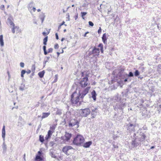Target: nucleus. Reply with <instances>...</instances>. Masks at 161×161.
Here are the masks:
<instances>
[{
	"mask_svg": "<svg viewBox=\"0 0 161 161\" xmlns=\"http://www.w3.org/2000/svg\"><path fill=\"white\" fill-rule=\"evenodd\" d=\"M56 114L60 115L62 114V112L60 110H58L56 112Z\"/></svg>",
	"mask_w": 161,
	"mask_h": 161,
	"instance_id": "40",
	"label": "nucleus"
},
{
	"mask_svg": "<svg viewBox=\"0 0 161 161\" xmlns=\"http://www.w3.org/2000/svg\"><path fill=\"white\" fill-rule=\"evenodd\" d=\"M65 22L63 21L60 25H64L65 26H67V25L66 24H64Z\"/></svg>",
	"mask_w": 161,
	"mask_h": 161,
	"instance_id": "60",
	"label": "nucleus"
},
{
	"mask_svg": "<svg viewBox=\"0 0 161 161\" xmlns=\"http://www.w3.org/2000/svg\"><path fill=\"white\" fill-rule=\"evenodd\" d=\"M48 53H49L48 52V51H47V50H44V53L45 55H47Z\"/></svg>",
	"mask_w": 161,
	"mask_h": 161,
	"instance_id": "56",
	"label": "nucleus"
},
{
	"mask_svg": "<svg viewBox=\"0 0 161 161\" xmlns=\"http://www.w3.org/2000/svg\"><path fill=\"white\" fill-rule=\"evenodd\" d=\"M26 71L25 70L23 69L21 71V76L22 77H24V75L26 73Z\"/></svg>",
	"mask_w": 161,
	"mask_h": 161,
	"instance_id": "35",
	"label": "nucleus"
},
{
	"mask_svg": "<svg viewBox=\"0 0 161 161\" xmlns=\"http://www.w3.org/2000/svg\"><path fill=\"white\" fill-rule=\"evenodd\" d=\"M84 141L85 139L81 135L78 134L74 138L73 143L77 146H80Z\"/></svg>",
	"mask_w": 161,
	"mask_h": 161,
	"instance_id": "4",
	"label": "nucleus"
},
{
	"mask_svg": "<svg viewBox=\"0 0 161 161\" xmlns=\"http://www.w3.org/2000/svg\"><path fill=\"white\" fill-rule=\"evenodd\" d=\"M48 40V36H45L43 39V44L44 45H46L47 44V42Z\"/></svg>",
	"mask_w": 161,
	"mask_h": 161,
	"instance_id": "30",
	"label": "nucleus"
},
{
	"mask_svg": "<svg viewBox=\"0 0 161 161\" xmlns=\"http://www.w3.org/2000/svg\"><path fill=\"white\" fill-rule=\"evenodd\" d=\"M31 72V70H28L27 71H26V73H27V74H29Z\"/></svg>",
	"mask_w": 161,
	"mask_h": 161,
	"instance_id": "64",
	"label": "nucleus"
},
{
	"mask_svg": "<svg viewBox=\"0 0 161 161\" xmlns=\"http://www.w3.org/2000/svg\"><path fill=\"white\" fill-rule=\"evenodd\" d=\"M46 47L45 45H44L43 47V51H44L45 50H46Z\"/></svg>",
	"mask_w": 161,
	"mask_h": 161,
	"instance_id": "61",
	"label": "nucleus"
},
{
	"mask_svg": "<svg viewBox=\"0 0 161 161\" xmlns=\"http://www.w3.org/2000/svg\"><path fill=\"white\" fill-rule=\"evenodd\" d=\"M88 75H86V76L80 82V84L82 87H85L87 86L88 80Z\"/></svg>",
	"mask_w": 161,
	"mask_h": 161,
	"instance_id": "8",
	"label": "nucleus"
},
{
	"mask_svg": "<svg viewBox=\"0 0 161 161\" xmlns=\"http://www.w3.org/2000/svg\"><path fill=\"white\" fill-rule=\"evenodd\" d=\"M50 155L53 158H56V156L54 154V152L53 151H51L50 153Z\"/></svg>",
	"mask_w": 161,
	"mask_h": 161,
	"instance_id": "36",
	"label": "nucleus"
},
{
	"mask_svg": "<svg viewBox=\"0 0 161 161\" xmlns=\"http://www.w3.org/2000/svg\"><path fill=\"white\" fill-rule=\"evenodd\" d=\"M25 124V122L24 119L21 116H19V120L18 121V126L20 127H22Z\"/></svg>",
	"mask_w": 161,
	"mask_h": 161,
	"instance_id": "15",
	"label": "nucleus"
},
{
	"mask_svg": "<svg viewBox=\"0 0 161 161\" xmlns=\"http://www.w3.org/2000/svg\"><path fill=\"white\" fill-rule=\"evenodd\" d=\"M75 19L76 20L78 19V14L77 13L75 15Z\"/></svg>",
	"mask_w": 161,
	"mask_h": 161,
	"instance_id": "55",
	"label": "nucleus"
},
{
	"mask_svg": "<svg viewBox=\"0 0 161 161\" xmlns=\"http://www.w3.org/2000/svg\"><path fill=\"white\" fill-rule=\"evenodd\" d=\"M49 32H48L47 33L46 32H42V35L44 36H46L47 35L49 34Z\"/></svg>",
	"mask_w": 161,
	"mask_h": 161,
	"instance_id": "53",
	"label": "nucleus"
},
{
	"mask_svg": "<svg viewBox=\"0 0 161 161\" xmlns=\"http://www.w3.org/2000/svg\"><path fill=\"white\" fill-rule=\"evenodd\" d=\"M140 74V72L138 70H136L134 73V75L135 77H138Z\"/></svg>",
	"mask_w": 161,
	"mask_h": 161,
	"instance_id": "31",
	"label": "nucleus"
},
{
	"mask_svg": "<svg viewBox=\"0 0 161 161\" xmlns=\"http://www.w3.org/2000/svg\"><path fill=\"white\" fill-rule=\"evenodd\" d=\"M0 8L2 10H4L5 9V6L4 5H2L0 7Z\"/></svg>",
	"mask_w": 161,
	"mask_h": 161,
	"instance_id": "43",
	"label": "nucleus"
},
{
	"mask_svg": "<svg viewBox=\"0 0 161 161\" xmlns=\"http://www.w3.org/2000/svg\"><path fill=\"white\" fill-rule=\"evenodd\" d=\"M39 141L42 143H43L44 142V136H43L42 135H40L39 136Z\"/></svg>",
	"mask_w": 161,
	"mask_h": 161,
	"instance_id": "32",
	"label": "nucleus"
},
{
	"mask_svg": "<svg viewBox=\"0 0 161 161\" xmlns=\"http://www.w3.org/2000/svg\"><path fill=\"white\" fill-rule=\"evenodd\" d=\"M2 148L3 149V153H5L7 151V145L5 143V141H4V142L3 144Z\"/></svg>",
	"mask_w": 161,
	"mask_h": 161,
	"instance_id": "23",
	"label": "nucleus"
},
{
	"mask_svg": "<svg viewBox=\"0 0 161 161\" xmlns=\"http://www.w3.org/2000/svg\"><path fill=\"white\" fill-rule=\"evenodd\" d=\"M93 54L94 55L98 56L99 54L98 53L99 52V49L98 48H97L94 47L92 50Z\"/></svg>",
	"mask_w": 161,
	"mask_h": 161,
	"instance_id": "19",
	"label": "nucleus"
},
{
	"mask_svg": "<svg viewBox=\"0 0 161 161\" xmlns=\"http://www.w3.org/2000/svg\"><path fill=\"white\" fill-rule=\"evenodd\" d=\"M13 17L10 15L9 17L7 19V24L8 25H10L11 26H14V24L13 21Z\"/></svg>",
	"mask_w": 161,
	"mask_h": 161,
	"instance_id": "11",
	"label": "nucleus"
},
{
	"mask_svg": "<svg viewBox=\"0 0 161 161\" xmlns=\"http://www.w3.org/2000/svg\"><path fill=\"white\" fill-rule=\"evenodd\" d=\"M59 47L58 45V44H56L54 46L55 49H58Z\"/></svg>",
	"mask_w": 161,
	"mask_h": 161,
	"instance_id": "49",
	"label": "nucleus"
},
{
	"mask_svg": "<svg viewBox=\"0 0 161 161\" xmlns=\"http://www.w3.org/2000/svg\"><path fill=\"white\" fill-rule=\"evenodd\" d=\"M98 47H100V48H102L103 47V45L101 43H100L99 44V45H98Z\"/></svg>",
	"mask_w": 161,
	"mask_h": 161,
	"instance_id": "48",
	"label": "nucleus"
},
{
	"mask_svg": "<svg viewBox=\"0 0 161 161\" xmlns=\"http://www.w3.org/2000/svg\"><path fill=\"white\" fill-rule=\"evenodd\" d=\"M111 8L108 9V14H110V12H111Z\"/></svg>",
	"mask_w": 161,
	"mask_h": 161,
	"instance_id": "63",
	"label": "nucleus"
},
{
	"mask_svg": "<svg viewBox=\"0 0 161 161\" xmlns=\"http://www.w3.org/2000/svg\"><path fill=\"white\" fill-rule=\"evenodd\" d=\"M79 121L76 119H70L69 123V127H72L76 125V128H78L79 126Z\"/></svg>",
	"mask_w": 161,
	"mask_h": 161,
	"instance_id": "6",
	"label": "nucleus"
},
{
	"mask_svg": "<svg viewBox=\"0 0 161 161\" xmlns=\"http://www.w3.org/2000/svg\"><path fill=\"white\" fill-rule=\"evenodd\" d=\"M45 71L44 70H43L40 71L39 73H38V75L40 77V78H42L43 77L44 74H45Z\"/></svg>",
	"mask_w": 161,
	"mask_h": 161,
	"instance_id": "26",
	"label": "nucleus"
},
{
	"mask_svg": "<svg viewBox=\"0 0 161 161\" xmlns=\"http://www.w3.org/2000/svg\"><path fill=\"white\" fill-rule=\"evenodd\" d=\"M50 145H51V147H53L55 143L53 142H51L50 143Z\"/></svg>",
	"mask_w": 161,
	"mask_h": 161,
	"instance_id": "45",
	"label": "nucleus"
},
{
	"mask_svg": "<svg viewBox=\"0 0 161 161\" xmlns=\"http://www.w3.org/2000/svg\"><path fill=\"white\" fill-rule=\"evenodd\" d=\"M51 137V136H49V135H48L47 134L46 135V137H45V140L47 141L48 139L50 138Z\"/></svg>",
	"mask_w": 161,
	"mask_h": 161,
	"instance_id": "39",
	"label": "nucleus"
},
{
	"mask_svg": "<svg viewBox=\"0 0 161 161\" xmlns=\"http://www.w3.org/2000/svg\"><path fill=\"white\" fill-rule=\"evenodd\" d=\"M112 100L115 101L117 102L122 101L120 96L118 94H117L115 96H114L112 98Z\"/></svg>",
	"mask_w": 161,
	"mask_h": 161,
	"instance_id": "17",
	"label": "nucleus"
},
{
	"mask_svg": "<svg viewBox=\"0 0 161 161\" xmlns=\"http://www.w3.org/2000/svg\"><path fill=\"white\" fill-rule=\"evenodd\" d=\"M91 110L89 108H87L80 109L79 114L82 117H86L91 113Z\"/></svg>",
	"mask_w": 161,
	"mask_h": 161,
	"instance_id": "5",
	"label": "nucleus"
},
{
	"mask_svg": "<svg viewBox=\"0 0 161 161\" xmlns=\"http://www.w3.org/2000/svg\"><path fill=\"white\" fill-rule=\"evenodd\" d=\"M66 16H67V17H66V18L68 19V20L69 21L70 20V19H69V13L67 14H66Z\"/></svg>",
	"mask_w": 161,
	"mask_h": 161,
	"instance_id": "50",
	"label": "nucleus"
},
{
	"mask_svg": "<svg viewBox=\"0 0 161 161\" xmlns=\"http://www.w3.org/2000/svg\"><path fill=\"white\" fill-rule=\"evenodd\" d=\"M90 87H86L82 92L79 94H77L76 91H75L71 95L70 101L72 104H77L79 101L80 98L82 99L88 92Z\"/></svg>",
	"mask_w": 161,
	"mask_h": 161,
	"instance_id": "1",
	"label": "nucleus"
},
{
	"mask_svg": "<svg viewBox=\"0 0 161 161\" xmlns=\"http://www.w3.org/2000/svg\"><path fill=\"white\" fill-rule=\"evenodd\" d=\"M61 139L62 140H63L65 141V137L64 136H61Z\"/></svg>",
	"mask_w": 161,
	"mask_h": 161,
	"instance_id": "58",
	"label": "nucleus"
},
{
	"mask_svg": "<svg viewBox=\"0 0 161 161\" xmlns=\"http://www.w3.org/2000/svg\"><path fill=\"white\" fill-rule=\"evenodd\" d=\"M12 33H15V28H14V27H13V28L12 29Z\"/></svg>",
	"mask_w": 161,
	"mask_h": 161,
	"instance_id": "54",
	"label": "nucleus"
},
{
	"mask_svg": "<svg viewBox=\"0 0 161 161\" xmlns=\"http://www.w3.org/2000/svg\"><path fill=\"white\" fill-rule=\"evenodd\" d=\"M113 118L114 120L116 121H120L123 119V117L122 115L118 116L117 114L115 112Z\"/></svg>",
	"mask_w": 161,
	"mask_h": 161,
	"instance_id": "12",
	"label": "nucleus"
},
{
	"mask_svg": "<svg viewBox=\"0 0 161 161\" xmlns=\"http://www.w3.org/2000/svg\"><path fill=\"white\" fill-rule=\"evenodd\" d=\"M125 75L126 77H133L134 75V73L132 72H130L129 73V74H125Z\"/></svg>",
	"mask_w": 161,
	"mask_h": 161,
	"instance_id": "28",
	"label": "nucleus"
},
{
	"mask_svg": "<svg viewBox=\"0 0 161 161\" xmlns=\"http://www.w3.org/2000/svg\"><path fill=\"white\" fill-rule=\"evenodd\" d=\"M113 137L114 139V140H115L117 137H118V136H116L115 135H114L113 136Z\"/></svg>",
	"mask_w": 161,
	"mask_h": 161,
	"instance_id": "62",
	"label": "nucleus"
},
{
	"mask_svg": "<svg viewBox=\"0 0 161 161\" xmlns=\"http://www.w3.org/2000/svg\"><path fill=\"white\" fill-rule=\"evenodd\" d=\"M5 126L4 125L3 126L2 130V136L3 141H5Z\"/></svg>",
	"mask_w": 161,
	"mask_h": 161,
	"instance_id": "18",
	"label": "nucleus"
},
{
	"mask_svg": "<svg viewBox=\"0 0 161 161\" xmlns=\"http://www.w3.org/2000/svg\"><path fill=\"white\" fill-rule=\"evenodd\" d=\"M97 108H94L92 109V112L91 113V119L94 118L96 115H97Z\"/></svg>",
	"mask_w": 161,
	"mask_h": 161,
	"instance_id": "14",
	"label": "nucleus"
},
{
	"mask_svg": "<svg viewBox=\"0 0 161 161\" xmlns=\"http://www.w3.org/2000/svg\"><path fill=\"white\" fill-rule=\"evenodd\" d=\"M85 1L86 3H84L82 5L83 7H86L87 6V5L88 4V3H87L86 2V0H85Z\"/></svg>",
	"mask_w": 161,
	"mask_h": 161,
	"instance_id": "42",
	"label": "nucleus"
},
{
	"mask_svg": "<svg viewBox=\"0 0 161 161\" xmlns=\"http://www.w3.org/2000/svg\"><path fill=\"white\" fill-rule=\"evenodd\" d=\"M25 88V85L24 84H21V86H19V90L21 91H24Z\"/></svg>",
	"mask_w": 161,
	"mask_h": 161,
	"instance_id": "29",
	"label": "nucleus"
},
{
	"mask_svg": "<svg viewBox=\"0 0 161 161\" xmlns=\"http://www.w3.org/2000/svg\"><path fill=\"white\" fill-rule=\"evenodd\" d=\"M72 134L69 133L67 132H65L64 136L65 137V141L66 142H68L70 140V138L72 137Z\"/></svg>",
	"mask_w": 161,
	"mask_h": 161,
	"instance_id": "16",
	"label": "nucleus"
},
{
	"mask_svg": "<svg viewBox=\"0 0 161 161\" xmlns=\"http://www.w3.org/2000/svg\"><path fill=\"white\" fill-rule=\"evenodd\" d=\"M3 37V35H0V44L2 47H3L4 45Z\"/></svg>",
	"mask_w": 161,
	"mask_h": 161,
	"instance_id": "27",
	"label": "nucleus"
},
{
	"mask_svg": "<svg viewBox=\"0 0 161 161\" xmlns=\"http://www.w3.org/2000/svg\"><path fill=\"white\" fill-rule=\"evenodd\" d=\"M42 154L43 153L42 151H39L37 154L36 155L35 160L36 161H43V157Z\"/></svg>",
	"mask_w": 161,
	"mask_h": 161,
	"instance_id": "9",
	"label": "nucleus"
},
{
	"mask_svg": "<svg viewBox=\"0 0 161 161\" xmlns=\"http://www.w3.org/2000/svg\"><path fill=\"white\" fill-rule=\"evenodd\" d=\"M126 99H123L120 103H117L114 106V109L116 111H122L124 113L123 109L126 107Z\"/></svg>",
	"mask_w": 161,
	"mask_h": 161,
	"instance_id": "3",
	"label": "nucleus"
},
{
	"mask_svg": "<svg viewBox=\"0 0 161 161\" xmlns=\"http://www.w3.org/2000/svg\"><path fill=\"white\" fill-rule=\"evenodd\" d=\"M73 147L69 145H67L64 147L62 149V151L64 153L67 155H69V154L68 153L69 150L72 149Z\"/></svg>",
	"mask_w": 161,
	"mask_h": 161,
	"instance_id": "10",
	"label": "nucleus"
},
{
	"mask_svg": "<svg viewBox=\"0 0 161 161\" xmlns=\"http://www.w3.org/2000/svg\"><path fill=\"white\" fill-rule=\"evenodd\" d=\"M128 79H129V77H126V78L124 80V81L125 82H127L128 81Z\"/></svg>",
	"mask_w": 161,
	"mask_h": 161,
	"instance_id": "52",
	"label": "nucleus"
},
{
	"mask_svg": "<svg viewBox=\"0 0 161 161\" xmlns=\"http://www.w3.org/2000/svg\"><path fill=\"white\" fill-rule=\"evenodd\" d=\"M141 142L138 140V139L136 137L133 138L132 141L131 143V146L133 148H136L139 145L141 144Z\"/></svg>",
	"mask_w": 161,
	"mask_h": 161,
	"instance_id": "7",
	"label": "nucleus"
},
{
	"mask_svg": "<svg viewBox=\"0 0 161 161\" xmlns=\"http://www.w3.org/2000/svg\"><path fill=\"white\" fill-rule=\"evenodd\" d=\"M45 16V13L42 12L39 15V17L42 20V23H43L44 20Z\"/></svg>",
	"mask_w": 161,
	"mask_h": 161,
	"instance_id": "22",
	"label": "nucleus"
},
{
	"mask_svg": "<svg viewBox=\"0 0 161 161\" xmlns=\"http://www.w3.org/2000/svg\"><path fill=\"white\" fill-rule=\"evenodd\" d=\"M91 94L92 97L93 99V100L96 101V96L97 95L96 91L94 90H93L91 92Z\"/></svg>",
	"mask_w": 161,
	"mask_h": 161,
	"instance_id": "20",
	"label": "nucleus"
},
{
	"mask_svg": "<svg viewBox=\"0 0 161 161\" xmlns=\"http://www.w3.org/2000/svg\"><path fill=\"white\" fill-rule=\"evenodd\" d=\"M113 146L114 148H116L118 147V146H117V145H115L114 143L113 144Z\"/></svg>",
	"mask_w": 161,
	"mask_h": 161,
	"instance_id": "57",
	"label": "nucleus"
},
{
	"mask_svg": "<svg viewBox=\"0 0 161 161\" xmlns=\"http://www.w3.org/2000/svg\"><path fill=\"white\" fill-rule=\"evenodd\" d=\"M132 118V117L129 118L127 119V121L129 123L125 124L127 132H131L135 131L136 119L135 118L133 119L135 120V121L134 122L131 120Z\"/></svg>",
	"mask_w": 161,
	"mask_h": 161,
	"instance_id": "2",
	"label": "nucleus"
},
{
	"mask_svg": "<svg viewBox=\"0 0 161 161\" xmlns=\"http://www.w3.org/2000/svg\"><path fill=\"white\" fill-rule=\"evenodd\" d=\"M87 14L86 12H81V16L83 19H85V18L84 16H85Z\"/></svg>",
	"mask_w": 161,
	"mask_h": 161,
	"instance_id": "33",
	"label": "nucleus"
},
{
	"mask_svg": "<svg viewBox=\"0 0 161 161\" xmlns=\"http://www.w3.org/2000/svg\"><path fill=\"white\" fill-rule=\"evenodd\" d=\"M92 141H88L83 144V146L85 148H88L90 147V146L92 144Z\"/></svg>",
	"mask_w": 161,
	"mask_h": 161,
	"instance_id": "24",
	"label": "nucleus"
},
{
	"mask_svg": "<svg viewBox=\"0 0 161 161\" xmlns=\"http://www.w3.org/2000/svg\"><path fill=\"white\" fill-rule=\"evenodd\" d=\"M50 114L49 112H43L42 114V119H43L44 118L47 117Z\"/></svg>",
	"mask_w": 161,
	"mask_h": 161,
	"instance_id": "25",
	"label": "nucleus"
},
{
	"mask_svg": "<svg viewBox=\"0 0 161 161\" xmlns=\"http://www.w3.org/2000/svg\"><path fill=\"white\" fill-rule=\"evenodd\" d=\"M55 37L56 38L57 40H58L59 39L58 35L57 33H55Z\"/></svg>",
	"mask_w": 161,
	"mask_h": 161,
	"instance_id": "51",
	"label": "nucleus"
},
{
	"mask_svg": "<svg viewBox=\"0 0 161 161\" xmlns=\"http://www.w3.org/2000/svg\"><path fill=\"white\" fill-rule=\"evenodd\" d=\"M93 54L92 52H92L90 51L88 55L89 56H91L92 54Z\"/></svg>",
	"mask_w": 161,
	"mask_h": 161,
	"instance_id": "59",
	"label": "nucleus"
},
{
	"mask_svg": "<svg viewBox=\"0 0 161 161\" xmlns=\"http://www.w3.org/2000/svg\"><path fill=\"white\" fill-rule=\"evenodd\" d=\"M24 64L23 62H21L20 63V67L22 68H23L24 66Z\"/></svg>",
	"mask_w": 161,
	"mask_h": 161,
	"instance_id": "47",
	"label": "nucleus"
},
{
	"mask_svg": "<svg viewBox=\"0 0 161 161\" xmlns=\"http://www.w3.org/2000/svg\"><path fill=\"white\" fill-rule=\"evenodd\" d=\"M55 126L54 125H52V126H50V130H52V131H53H53L55 129Z\"/></svg>",
	"mask_w": 161,
	"mask_h": 161,
	"instance_id": "37",
	"label": "nucleus"
},
{
	"mask_svg": "<svg viewBox=\"0 0 161 161\" xmlns=\"http://www.w3.org/2000/svg\"><path fill=\"white\" fill-rule=\"evenodd\" d=\"M53 51V49L52 48H50L48 49V53H52Z\"/></svg>",
	"mask_w": 161,
	"mask_h": 161,
	"instance_id": "44",
	"label": "nucleus"
},
{
	"mask_svg": "<svg viewBox=\"0 0 161 161\" xmlns=\"http://www.w3.org/2000/svg\"><path fill=\"white\" fill-rule=\"evenodd\" d=\"M139 135L141 137L138 138V140L140 141V142H141L144 141L145 138L146 137L145 134L142 132H141L139 133Z\"/></svg>",
	"mask_w": 161,
	"mask_h": 161,
	"instance_id": "13",
	"label": "nucleus"
},
{
	"mask_svg": "<svg viewBox=\"0 0 161 161\" xmlns=\"http://www.w3.org/2000/svg\"><path fill=\"white\" fill-rule=\"evenodd\" d=\"M46 58H47V60L46 61H44L43 62V67L45 66L46 63L48 61V60L50 59V57L49 56H48Z\"/></svg>",
	"mask_w": 161,
	"mask_h": 161,
	"instance_id": "34",
	"label": "nucleus"
},
{
	"mask_svg": "<svg viewBox=\"0 0 161 161\" xmlns=\"http://www.w3.org/2000/svg\"><path fill=\"white\" fill-rule=\"evenodd\" d=\"M102 32V29L100 27H99V29H98L97 32L98 34H100Z\"/></svg>",
	"mask_w": 161,
	"mask_h": 161,
	"instance_id": "46",
	"label": "nucleus"
},
{
	"mask_svg": "<svg viewBox=\"0 0 161 161\" xmlns=\"http://www.w3.org/2000/svg\"><path fill=\"white\" fill-rule=\"evenodd\" d=\"M107 38L106 33L103 34L102 37V40L103 42L105 44H107Z\"/></svg>",
	"mask_w": 161,
	"mask_h": 161,
	"instance_id": "21",
	"label": "nucleus"
},
{
	"mask_svg": "<svg viewBox=\"0 0 161 161\" xmlns=\"http://www.w3.org/2000/svg\"><path fill=\"white\" fill-rule=\"evenodd\" d=\"M53 131L51 130H49L48 131L47 135H49V136H51L52 133H53Z\"/></svg>",
	"mask_w": 161,
	"mask_h": 161,
	"instance_id": "38",
	"label": "nucleus"
},
{
	"mask_svg": "<svg viewBox=\"0 0 161 161\" xmlns=\"http://www.w3.org/2000/svg\"><path fill=\"white\" fill-rule=\"evenodd\" d=\"M88 23L89 25L90 26H93L94 25V24L92 21H89Z\"/></svg>",
	"mask_w": 161,
	"mask_h": 161,
	"instance_id": "41",
	"label": "nucleus"
}]
</instances>
